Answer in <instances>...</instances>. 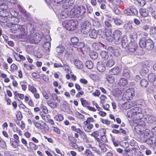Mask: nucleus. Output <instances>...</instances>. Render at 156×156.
Here are the masks:
<instances>
[{"mask_svg": "<svg viewBox=\"0 0 156 156\" xmlns=\"http://www.w3.org/2000/svg\"><path fill=\"white\" fill-rule=\"evenodd\" d=\"M3 5L0 6V22L2 23H5V15H4V13L6 12V10L7 8V5H5L4 8L3 7Z\"/></svg>", "mask_w": 156, "mask_h": 156, "instance_id": "nucleus-9", "label": "nucleus"}, {"mask_svg": "<svg viewBox=\"0 0 156 156\" xmlns=\"http://www.w3.org/2000/svg\"><path fill=\"white\" fill-rule=\"evenodd\" d=\"M105 35L106 36V38L107 40L109 42H112L113 40V38L112 36V34L111 35H108V34H107V32H105Z\"/></svg>", "mask_w": 156, "mask_h": 156, "instance_id": "nucleus-57", "label": "nucleus"}, {"mask_svg": "<svg viewBox=\"0 0 156 156\" xmlns=\"http://www.w3.org/2000/svg\"><path fill=\"white\" fill-rule=\"evenodd\" d=\"M130 71L126 68H124L123 70L122 75L127 78H129L130 76Z\"/></svg>", "mask_w": 156, "mask_h": 156, "instance_id": "nucleus-34", "label": "nucleus"}, {"mask_svg": "<svg viewBox=\"0 0 156 156\" xmlns=\"http://www.w3.org/2000/svg\"><path fill=\"white\" fill-rule=\"evenodd\" d=\"M84 46L85 44L83 42H78L74 47L79 48L81 49L82 48L84 47Z\"/></svg>", "mask_w": 156, "mask_h": 156, "instance_id": "nucleus-50", "label": "nucleus"}, {"mask_svg": "<svg viewBox=\"0 0 156 156\" xmlns=\"http://www.w3.org/2000/svg\"><path fill=\"white\" fill-rule=\"evenodd\" d=\"M63 26L69 30H73L77 27L78 23L76 20H70L65 21L62 23Z\"/></svg>", "mask_w": 156, "mask_h": 156, "instance_id": "nucleus-4", "label": "nucleus"}, {"mask_svg": "<svg viewBox=\"0 0 156 156\" xmlns=\"http://www.w3.org/2000/svg\"><path fill=\"white\" fill-rule=\"evenodd\" d=\"M92 46L95 50H100L102 47H104V45L101 43L94 42L92 44Z\"/></svg>", "mask_w": 156, "mask_h": 156, "instance_id": "nucleus-25", "label": "nucleus"}, {"mask_svg": "<svg viewBox=\"0 0 156 156\" xmlns=\"http://www.w3.org/2000/svg\"><path fill=\"white\" fill-rule=\"evenodd\" d=\"M123 3V2L121 0H115L113 4L115 5V6H117L121 5Z\"/></svg>", "mask_w": 156, "mask_h": 156, "instance_id": "nucleus-60", "label": "nucleus"}, {"mask_svg": "<svg viewBox=\"0 0 156 156\" xmlns=\"http://www.w3.org/2000/svg\"><path fill=\"white\" fill-rule=\"evenodd\" d=\"M124 13L127 15H136L138 14V11L134 5H131L129 8L127 9L124 11Z\"/></svg>", "mask_w": 156, "mask_h": 156, "instance_id": "nucleus-8", "label": "nucleus"}, {"mask_svg": "<svg viewBox=\"0 0 156 156\" xmlns=\"http://www.w3.org/2000/svg\"><path fill=\"white\" fill-rule=\"evenodd\" d=\"M86 66L88 69H91L93 68L94 65L93 63L90 60L87 61L85 63Z\"/></svg>", "mask_w": 156, "mask_h": 156, "instance_id": "nucleus-40", "label": "nucleus"}, {"mask_svg": "<svg viewBox=\"0 0 156 156\" xmlns=\"http://www.w3.org/2000/svg\"><path fill=\"white\" fill-rule=\"evenodd\" d=\"M128 82L126 79L124 78L120 79L118 82V84L120 86H124L128 84Z\"/></svg>", "mask_w": 156, "mask_h": 156, "instance_id": "nucleus-28", "label": "nucleus"}, {"mask_svg": "<svg viewBox=\"0 0 156 156\" xmlns=\"http://www.w3.org/2000/svg\"><path fill=\"white\" fill-rule=\"evenodd\" d=\"M136 105V103L134 101L131 102H125L124 104V106H122L124 109H128L133 107Z\"/></svg>", "mask_w": 156, "mask_h": 156, "instance_id": "nucleus-20", "label": "nucleus"}, {"mask_svg": "<svg viewBox=\"0 0 156 156\" xmlns=\"http://www.w3.org/2000/svg\"><path fill=\"white\" fill-rule=\"evenodd\" d=\"M139 45L141 48H145L149 51L152 50L154 47V44L151 39H148L146 40L145 37L140 39Z\"/></svg>", "mask_w": 156, "mask_h": 156, "instance_id": "nucleus-3", "label": "nucleus"}, {"mask_svg": "<svg viewBox=\"0 0 156 156\" xmlns=\"http://www.w3.org/2000/svg\"><path fill=\"white\" fill-rule=\"evenodd\" d=\"M20 21V20L15 16H11V24H16Z\"/></svg>", "mask_w": 156, "mask_h": 156, "instance_id": "nucleus-51", "label": "nucleus"}, {"mask_svg": "<svg viewBox=\"0 0 156 156\" xmlns=\"http://www.w3.org/2000/svg\"><path fill=\"white\" fill-rule=\"evenodd\" d=\"M90 58L93 59H96L98 57V54L94 51L91 52L90 53Z\"/></svg>", "mask_w": 156, "mask_h": 156, "instance_id": "nucleus-47", "label": "nucleus"}, {"mask_svg": "<svg viewBox=\"0 0 156 156\" xmlns=\"http://www.w3.org/2000/svg\"><path fill=\"white\" fill-rule=\"evenodd\" d=\"M83 128L86 132H89L92 128L93 125L90 123H83Z\"/></svg>", "mask_w": 156, "mask_h": 156, "instance_id": "nucleus-29", "label": "nucleus"}, {"mask_svg": "<svg viewBox=\"0 0 156 156\" xmlns=\"http://www.w3.org/2000/svg\"><path fill=\"white\" fill-rule=\"evenodd\" d=\"M121 45L122 47L124 48H126L127 47V45H128V41L126 39H125L122 37L121 41Z\"/></svg>", "mask_w": 156, "mask_h": 156, "instance_id": "nucleus-43", "label": "nucleus"}, {"mask_svg": "<svg viewBox=\"0 0 156 156\" xmlns=\"http://www.w3.org/2000/svg\"><path fill=\"white\" fill-rule=\"evenodd\" d=\"M144 125H142L140 124H138L135 127V131L137 134H141L144 133Z\"/></svg>", "mask_w": 156, "mask_h": 156, "instance_id": "nucleus-12", "label": "nucleus"}, {"mask_svg": "<svg viewBox=\"0 0 156 156\" xmlns=\"http://www.w3.org/2000/svg\"><path fill=\"white\" fill-rule=\"evenodd\" d=\"M70 15H72V16H77V11L76 10V7L74 9H72L70 11Z\"/></svg>", "mask_w": 156, "mask_h": 156, "instance_id": "nucleus-49", "label": "nucleus"}, {"mask_svg": "<svg viewBox=\"0 0 156 156\" xmlns=\"http://www.w3.org/2000/svg\"><path fill=\"white\" fill-rule=\"evenodd\" d=\"M149 12L151 13L152 16L156 19V11L154 10L151 7H148Z\"/></svg>", "mask_w": 156, "mask_h": 156, "instance_id": "nucleus-38", "label": "nucleus"}, {"mask_svg": "<svg viewBox=\"0 0 156 156\" xmlns=\"http://www.w3.org/2000/svg\"><path fill=\"white\" fill-rule=\"evenodd\" d=\"M113 37L116 44L121 43L122 39V33L119 30H115L113 32Z\"/></svg>", "mask_w": 156, "mask_h": 156, "instance_id": "nucleus-5", "label": "nucleus"}, {"mask_svg": "<svg viewBox=\"0 0 156 156\" xmlns=\"http://www.w3.org/2000/svg\"><path fill=\"white\" fill-rule=\"evenodd\" d=\"M54 119L56 121H60L63 120L64 117L62 115L59 114L58 115H56L54 117Z\"/></svg>", "mask_w": 156, "mask_h": 156, "instance_id": "nucleus-52", "label": "nucleus"}, {"mask_svg": "<svg viewBox=\"0 0 156 156\" xmlns=\"http://www.w3.org/2000/svg\"><path fill=\"white\" fill-rule=\"evenodd\" d=\"M47 103L52 108L54 109L57 107V103L55 101H51L48 100L47 101Z\"/></svg>", "mask_w": 156, "mask_h": 156, "instance_id": "nucleus-35", "label": "nucleus"}, {"mask_svg": "<svg viewBox=\"0 0 156 156\" xmlns=\"http://www.w3.org/2000/svg\"><path fill=\"white\" fill-rule=\"evenodd\" d=\"M100 55L101 58L104 60L108 59L111 55L108 52L105 51H102Z\"/></svg>", "mask_w": 156, "mask_h": 156, "instance_id": "nucleus-18", "label": "nucleus"}, {"mask_svg": "<svg viewBox=\"0 0 156 156\" xmlns=\"http://www.w3.org/2000/svg\"><path fill=\"white\" fill-rule=\"evenodd\" d=\"M28 89L29 91L33 94L36 93L37 91V89L33 86L29 85L28 86Z\"/></svg>", "mask_w": 156, "mask_h": 156, "instance_id": "nucleus-55", "label": "nucleus"}, {"mask_svg": "<svg viewBox=\"0 0 156 156\" xmlns=\"http://www.w3.org/2000/svg\"><path fill=\"white\" fill-rule=\"evenodd\" d=\"M120 70L118 67H115L110 70L109 73L111 75H116L120 72Z\"/></svg>", "mask_w": 156, "mask_h": 156, "instance_id": "nucleus-23", "label": "nucleus"}, {"mask_svg": "<svg viewBox=\"0 0 156 156\" xmlns=\"http://www.w3.org/2000/svg\"><path fill=\"white\" fill-rule=\"evenodd\" d=\"M112 75L106 74L105 75V78L110 83H112L115 81L114 77Z\"/></svg>", "mask_w": 156, "mask_h": 156, "instance_id": "nucleus-21", "label": "nucleus"}, {"mask_svg": "<svg viewBox=\"0 0 156 156\" xmlns=\"http://www.w3.org/2000/svg\"><path fill=\"white\" fill-rule=\"evenodd\" d=\"M43 48L45 50H49L51 47V43L50 42L45 41L43 45Z\"/></svg>", "mask_w": 156, "mask_h": 156, "instance_id": "nucleus-48", "label": "nucleus"}, {"mask_svg": "<svg viewBox=\"0 0 156 156\" xmlns=\"http://www.w3.org/2000/svg\"><path fill=\"white\" fill-rule=\"evenodd\" d=\"M93 24L94 26L96 28H98L101 26L100 22L97 20H93Z\"/></svg>", "mask_w": 156, "mask_h": 156, "instance_id": "nucleus-53", "label": "nucleus"}, {"mask_svg": "<svg viewBox=\"0 0 156 156\" xmlns=\"http://www.w3.org/2000/svg\"><path fill=\"white\" fill-rule=\"evenodd\" d=\"M140 84L141 87H146L148 83L147 80L145 79L142 80L140 82Z\"/></svg>", "mask_w": 156, "mask_h": 156, "instance_id": "nucleus-44", "label": "nucleus"}, {"mask_svg": "<svg viewBox=\"0 0 156 156\" xmlns=\"http://www.w3.org/2000/svg\"><path fill=\"white\" fill-rule=\"evenodd\" d=\"M34 68V66L33 64H27L24 63L23 64V69L26 70L30 71Z\"/></svg>", "mask_w": 156, "mask_h": 156, "instance_id": "nucleus-33", "label": "nucleus"}, {"mask_svg": "<svg viewBox=\"0 0 156 156\" xmlns=\"http://www.w3.org/2000/svg\"><path fill=\"white\" fill-rule=\"evenodd\" d=\"M91 24L88 21H85L83 22L81 25V31L84 34H87L90 30Z\"/></svg>", "mask_w": 156, "mask_h": 156, "instance_id": "nucleus-7", "label": "nucleus"}, {"mask_svg": "<svg viewBox=\"0 0 156 156\" xmlns=\"http://www.w3.org/2000/svg\"><path fill=\"white\" fill-rule=\"evenodd\" d=\"M149 10L145 9H141L139 10V12L141 16L143 17H147L148 16Z\"/></svg>", "mask_w": 156, "mask_h": 156, "instance_id": "nucleus-24", "label": "nucleus"}, {"mask_svg": "<svg viewBox=\"0 0 156 156\" xmlns=\"http://www.w3.org/2000/svg\"><path fill=\"white\" fill-rule=\"evenodd\" d=\"M148 80L151 82H153L156 79V76L153 73H150L148 75Z\"/></svg>", "mask_w": 156, "mask_h": 156, "instance_id": "nucleus-39", "label": "nucleus"}, {"mask_svg": "<svg viewBox=\"0 0 156 156\" xmlns=\"http://www.w3.org/2000/svg\"><path fill=\"white\" fill-rule=\"evenodd\" d=\"M41 116L42 119L45 122H47L48 120L49 119V115H46L45 114H42Z\"/></svg>", "mask_w": 156, "mask_h": 156, "instance_id": "nucleus-62", "label": "nucleus"}, {"mask_svg": "<svg viewBox=\"0 0 156 156\" xmlns=\"http://www.w3.org/2000/svg\"><path fill=\"white\" fill-rule=\"evenodd\" d=\"M85 154L87 156H94L92 153L88 150H86Z\"/></svg>", "mask_w": 156, "mask_h": 156, "instance_id": "nucleus-64", "label": "nucleus"}, {"mask_svg": "<svg viewBox=\"0 0 156 156\" xmlns=\"http://www.w3.org/2000/svg\"><path fill=\"white\" fill-rule=\"evenodd\" d=\"M75 66L78 69H81L83 67L82 62L78 59H76L74 62Z\"/></svg>", "mask_w": 156, "mask_h": 156, "instance_id": "nucleus-30", "label": "nucleus"}, {"mask_svg": "<svg viewBox=\"0 0 156 156\" xmlns=\"http://www.w3.org/2000/svg\"><path fill=\"white\" fill-rule=\"evenodd\" d=\"M75 0H65L62 6L65 9H67L68 7L72 6L74 4Z\"/></svg>", "mask_w": 156, "mask_h": 156, "instance_id": "nucleus-15", "label": "nucleus"}, {"mask_svg": "<svg viewBox=\"0 0 156 156\" xmlns=\"http://www.w3.org/2000/svg\"><path fill=\"white\" fill-rule=\"evenodd\" d=\"M114 23L117 26L121 25L123 23V21L117 18H114L113 19Z\"/></svg>", "mask_w": 156, "mask_h": 156, "instance_id": "nucleus-41", "label": "nucleus"}, {"mask_svg": "<svg viewBox=\"0 0 156 156\" xmlns=\"http://www.w3.org/2000/svg\"><path fill=\"white\" fill-rule=\"evenodd\" d=\"M106 146V144L103 142H100L99 144V146L100 147L101 151L104 152L107 151V149Z\"/></svg>", "mask_w": 156, "mask_h": 156, "instance_id": "nucleus-42", "label": "nucleus"}, {"mask_svg": "<svg viewBox=\"0 0 156 156\" xmlns=\"http://www.w3.org/2000/svg\"><path fill=\"white\" fill-rule=\"evenodd\" d=\"M65 9L58 16L59 19H65L69 16L67 9Z\"/></svg>", "mask_w": 156, "mask_h": 156, "instance_id": "nucleus-22", "label": "nucleus"}, {"mask_svg": "<svg viewBox=\"0 0 156 156\" xmlns=\"http://www.w3.org/2000/svg\"><path fill=\"white\" fill-rule=\"evenodd\" d=\"M29 145L30 147L34 150H37L38 148L37 146L32 142H30Z\"/></svg>", "mask_w": 156, "mask_h": 156, "instance_id": "nucleus-63", "label": "nucleus"}, {"mask_svg": "<svg viewBox=\"0 0 156 156\" xmlns=\"http://www.w3.org/2000/svg\"><path fill=\"white\" fill-rule=\"evenodd\" d=\"M65 50V47L62 45H59L56 48V51L58 54L63 53Z\"/></svg>", "mask_w": 156, "mask_h": 156, "instance_id": "nucleus-32", "label": "nucleus"}, {"mask_svg": "<svg viewBox=\"0 0 156 156\" xmlns=\"http://www.w3.org/2000/svg\"><path fill=\"white\" fill-rule=\"evenodd\" d=\"M107 97L105 95H102L100 97V103L102 105H104L105 102V100L107 99Z\"/></svg>", "mask_w": 156, "mask_h": 156, "instance_id": "nucleus-54", "label": "nucleus"}, {"mask_svg": "<svg viewBox=\"0 0 156 156\" xmlns=\"http://www.w3.org/2000/svg\"><path fill=\"white\" fill-rule=\"evenodd\" d=\"M25 27L24 26L17 24H12L10 30L11 32L15 33L18 30H19L20 34L17 35V37L19 38H23L26 37Z\"/></svg>", "mask_w": 156, "mask_h": 156, "instance_id": "nucleus-2", "label": "nucleus"}, {"mask_svg": "<svg viewBox=\"0 0 156 156\" xmlns=\"http://www.w3.org/2000/svg\"><path fill=\"white\" fill-rule=\"evenodd\" d=\"M32 37L35 43H38L41 40V36L39 33H36L34 34Z\"/></svg>", "mask_w": 156, "mask_h": 156, "instance_id": "nucleus-27", "label": "nucleus"}, {"mask_svg": "<svg viewBox=\"0 0 156 156\" xmlns=\"http://www.w3.org/2000/svg\"><path fill=\"white\" fill-rule=\"evenodd\" d=\"M146 142L148 144L150 145H154L156 146V139L154 137H151L150 138H148L146 141Z\"/></svg>", "mask_w": 156, "mask_h": 156, "instance_id": "nucleus-31", "label": "nucleus"}, {"mask_svg": "<svg viewBox=\"0 0 156 156\" xmlns=\"http://www.w3.org/2000/svg\"><path fill=\"white\" fill-rule=\"evenodd\" d=\"M115 57L112 55H110L109 58H108L106 63V66L108 67H111L115 64Z\"/></svg>", "mask_w": 156, "mask_h": 156, "instance_id": "nucleus-13", "label": "nucleus"}, {"mask_svg": "<svg viewBox=\"0 0 156 156\" xmlns=\"http://www.w3.org/2000/svg\"><path fill=\"white\" fill-rule=\"evenodd\" d=\"M144 119L145 121L150 124L156 121L155 117L152 115H147Z\"/></svg>", "mask_w": 156, "mask_h": 156, "instance_id": "nucleus-17", "label": "nucleus"}, {"mask_svg": "<svg viewBox=\"0 0 156 156\" xmlns=\"http://www.w3.org/2000/svg\"><path fill=\"white\" fill-rule=\"evenodd\" d=\"M150 32L151 34H156V27H151L150 29Z\"/></svg>", "mask_w": 156, "mask_h": 156, "instance_id": "nucleus-59", "label": "nucleus"}, {"mask_svg": "<svg viewBox=\"0 0 156 156\" xmlns=\"http://www.w3.org/2000/svg\"><path fill=\"white\" fill-rule=\"evenodd\" d=\"M64 0H54V4L55 5L57 6H59L61 5L63 3V2Z\"/></svg>", "mask_w": 156, "mask_h": 156, "instance_id": "nucleus-56", "label": "nucleus"}, {"mask_svg": "<svg viewBox=\"0 0 156 156\" xmlns=\"http://www.w3.org/2000/svg\"><path fill=\"white\" fill-rule=\"evenodd\" d=\"M100 120L103 123L107 125H109L110 124V122L108 119L101 118Z\"/></svg>", "mask_w": 156, "mask_h": 156, "instance_id": "nucleus-61", "label": "nucleus"}, {"mask_svg": "<svg viewBox=\"0 0 156 156\" xmlns=\"http://www.w3.org/2000/svg\"><path fill=\"white\" fill-rule=\"evenodd\" d=\"M105 32H107L108 35H111L112 32V25L110 22L107 21L104 22Z\"/></svg>", "mask_w": 156, "mask_h": 156, "instance_id": "nucleus-10", "label": "nucleus"}, {"mask_svg": "<svg viewBox=\"0 0 156 156\" xmlns=\"http://www.w3.org/2000/svg\"><path fill=\"white\" fill-rule=\"evenodd\" d=\"M5 13L6 14V16H5V23H7L6 24L7 25L8 24H11V16H7V15H8V13L6 12H5Z\"/></svg>", "mask_w": 156, "mask_h": 156, "instance_id": "nucleus-46", "label": "nucleus"}, {"mask_svg": "<svg viewBox=\"0 0 156 156\" xmlns=\"http://www.w3.org/2000/svg\"><path fill=\"white\" fill-rule=\"evenodd\" d=\"M80 101L81 102L82 105L84 107H87V105L88 103L87 102V101L84 100L83 99L81 98L80 99Z\"/></svg>", "mask_w": 156, "mask_h": 156, "instance_id": "nucleus-58", "label": "nucleus"}, {"mask_svg": "<svg viewBox=\"0 0 156 156\" xmlns=\"http://www.w3.org/2000/svg\"><path fill=\"white\" fill-rule=\"evenodd\" d=\"M135 95V89L133 88L129 89L125 91L123 94V97L127 100H131Z\"/></svg>", "mask_w": 156, "mask_h": 156, "instance_id": "nucleus-6", "label": "nucleus"}, {"mask_svg": "<svg viewBox=\"0 0 156 156\" xmlns=\"http://www.w3.org/2000/svg\"><path fill=\"white\" fill-rule=\"evenodd\" d=\"M10 142L11 146L14 148H17L19 146V143L20 141H18L14 139H12V140H14V141H11V138H10Z\"/></svg>", "mask_w": 156, "mask_h": 156, "instance_id": "nucleus-26", "label": "nucleus"}, {"mask_svg": "<svg viewBox=\"0 0 156 156\" xmlns=\"http://www.w3.org/2000/svg\"><path fill=\"white\" fill-rule=\"evenodd\" d=\"M137 44L135 42H130L128 44V49L130 52H134L137 49Z\"/></svg>", "mask_w": 156, "mask_h": 156, "instance_id": "nucleus-11", "label": "nucleus"}, {"mask_svg": "<svg viewBox=\"0 0 156 156\" xmlns=\"http://www.w3.org/2000/svg\"><path fill=\"white\" fill-rule=\"evenodd\" d=\"M78 38L77 37H72L71 39V45H72L74 47L77 43L78 42Z\"/></svg>", "mask_w": 156, "mask_h": 156, "instance_id": "nucleus-37", "label": "nucleus"}, {"mask_svg": "<svg viewBox=\"0 0 156 156\" xmlns=\"http://www.w3.org/2000/svg\"><path fill=\"white\" fill-rule=\"evenodd\" d=\"M51 99L53 101H56L57 102L59 103L60 102V100L58 98L57 95L55 93H53L50 94Z\"/></svg>", "mask_w": 156, "mask_h": 156, "instance_id": "nucleus-36", "label": "nucleus"}, {"mask_svg": "<svg viewBox=\"0 0 156 156\" xmlns=\"http://www.w3.org/2000/svg\"><path fill=\"white\" fill-rule=\"evenodd\" d=\"M98 33V32L95 29H91L90 31L89 36L91 38L95 39L97 37Z\"/></svg>", "mask_w": 156, "mask_h": 156, "instance_id": "nucleus-19", "label": "nucleus"}, {"mask_svg": "<svg viewBox=\"0 0 156 156\" xmlns=\"http://www.w3.org/2000/svg\"><path fill=\"white\" fill-rule=\"evenodd\" d=\"M76 10L77 11V16H80L83 15L86 12V9L85 6L81 5L76 7Z\"/></svg>", "mask_w": 156, "mask_h": 156, "instance_id": "nucleus-14", "label": "nucleus"}, {"mask_svg": "<svg viewBox=\"0 0 156 156\" xmlns=\"http://www.w3.org/2000/svg\"><path fill=\"white\" fill-rule=\"evenodd\" d=\"M98 70L101 72L104 71L105 69V67L104 64L102 62H99L97 65Z\"/></svg>", "mask_w": 156, "mask_h": 156, "instance_id": "nucleus-16", "label": "nucleus"}, {"mask_svg": "<svg viewBox=\"0 0 156 156\" xmlns=\"http://www.w3.org/2000/svg\"><path fill=\"white\" fill-rule=\"evenodd\" d=\"M16 54L17 55V57L16 56L15 57V58L16 61L20 62L21 60H25L26 58L23 55L18 54L17 53H16Z\"/></svg>", "mask_w": 156, "mask_h": 156, "instance_id": "nucleus-45", "label": "nucleus"}, {"mask_svg": "<svg viewBox=\"0 0 156 156\" xmlns=\"http://www.w3.org/2000/svg\"><path fill=\"white\" fill-rule=\"evenodd\" d=\"M127 115L128 118L133 120L140 119L143 117L141 109L138 107H134L128 111Z\"/></svg>", "mask_w": 156, "mask_h": 156, "instance_id": "nucleus-1", "label": "nucleus"}]
</instances>
